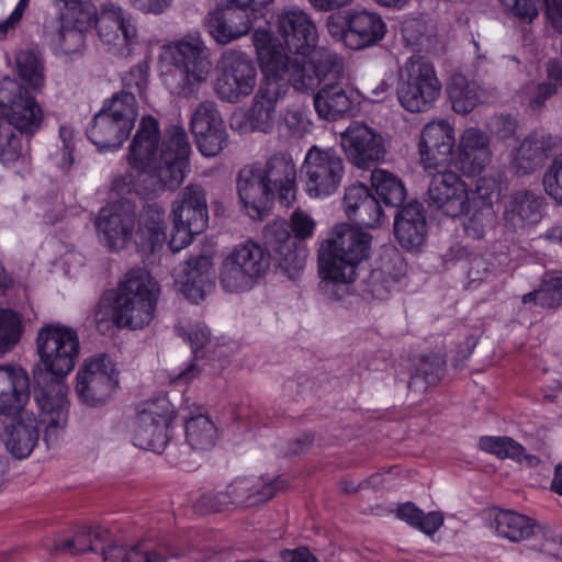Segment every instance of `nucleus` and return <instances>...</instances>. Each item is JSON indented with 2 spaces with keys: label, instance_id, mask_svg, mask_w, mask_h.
<instances>
[{
  "label": "nucleus",
  "instance_id": "7c9ffc66",
  "mask_svg": "<svg viewBox=\"0 0 562 562\" xmlns=\"http://www.w3.org/2000/svg\"><path fill=\"white\" fill-rule=\"evenodd\" d=\"M428 196L432 206L450 217L470 212V194L463 178H431Z\"/></svg>",
  "mask_w": 562,
  "mask_h": 562
},
{
  "label": "nucleus",
  "instance_id": "8fccbe9b",
  "mask_svg": "<svg viewBox=\"0 0 562 562\" xmlns=\"http://www.w3.org/2000/svg\"><path fill=\"white\" fill-rule=\"evenodd\" d=\"M310 121L299 110H288L278 124L281 138L286 142L303 138L308 132Z\"/></svg>",
  "mask_w": 562,
  "mask_h": 562
},
{
  "label": "nucleus",
  "instance_id": "09e8293b",
  "mask_svg": "<svg viewBox=\"0 0 562 562\" xmlns=\"http://www.w3.org/2000/svg\"><path fill=\"white\" fill-rule=\"evenodd\" d=\"M94 533V540L97 541L99 538V533L93 531V528L90 526L81 527L72 539H67L64 541L61 548L65 551H68L74 554L85 553V552H94L101 553L103 555L104 562L108 561L106 551L104 547L98 548L92 540V535Z\"/></svg>",
  "mask_w": 562,
  "mask_h": 562
},
{
  "label": "nucleus",
  "instance_id": "f704fd0d",
  "mask_svg": "<svg viewBox=\"0 0 562 562\" xmlns=\"http://www.w3.org/2000/svg\"><path fill=\"white\" fill-rule=\"evenodd\" d=\"M446 360L439 353L420 355L413 360L409 390H424L436 385L445 375Z\"/></svg>",
  "mask_w": 562,
  "mask_h": 562
},
{
  "label": "nucleus",
  "instance_id": "393cba45",
  "mask_svg": "<svg viewBox=\"0 0 562 562\" xmlns=\"http://www.w3.org/2000/svg\"><path fill=\"white\" fill-rule=\"evenodd\" d=\"M98 32L100 41L106 45L124 46L131 52L137 36V29L131 15H126L123 9L112 2L102 4L98 14L93 5L91 29Z\"/></svg>",
  "mask_w": 562,
  "mask_h": 562
},
{
  "label": "nucleus",
  "instance_id": "e2e57ef3",
  "mask_svg": "<svg viewBox=\"0 0 562 562\" xmlns=\"http://www.w3.org/2000/svg\"><path fill=\"white\" fill-rule=\"evenodd\" d=\"M512 13L531 22L538 15V0H499Z\"/></svg>",
  "mask_w": 562,
  "mask_h": 562
},
{
  "label": "nucleus",
  "instance_id": "f257e3e1",
  "mask_svg": "<svg viewBox=\"0 0 562 562\" xmlns=\"http://www.w3.org/2000/svg\"><path fill=\"white\" fill-rule=\"evenodd\" d=\"M252 44L265 80L249 108L246 119L252 131L269 133L273 126L276 105L285 97L290 87L296 91H313L326 71L337 72L339 68L334 56L327 55L316 65L288 64L272 43L270 34L257 31L252 34Z\"/></svg>",
  "mask_w": 562,
  "mask_h": 562
},
{
  "label": "nucleus",
  "instance_id": "1a4fd4ad",
  "mask_svg": "<svg viewBox=\"0 0 562 562\" xmlns=\"http://www.w3.org/2000/svg\"><path fill=\"white\" fill-rule=\"evenodd\" d=\"M314 220L295 210L286 222H273L266 226L263 236L274 256V263L289 279H296L303 271L308 255L305 239L313 236Z\"/></svg>",
  "mask_w": 562,
  "mask_h": 562
},
{
  "label": "nucleus",
  "instance_id": "58836bf2",
  "mask_svg": "<svg viewBox=\"0 0 562 562\" xmlns=\"http://www.w3.org/2000/svg\"><path fill=\"white\" fill-rule=\"evenodd\" d=\"M396 517L428 536L436 533L445 521L443 515L440 512L425 513L413 502L398 505Z\"/></svg>",
  "mask_w": 562,
  "mask_h": 562
},
{
  "label": "nucleus",
  "instance_id": "2eb2a0df",
  "mask_svg": "<svg viewBox=\"0 0 562 562\" xmlns=\"http://www.w3.org/2000/svg\"><path fill=\"white\" fill-rule=\"evenodd\" d=\"M169 54L173 70L165 81L173 94L189 98L210 74L211 61L207 50L199 38H192L169 46Z\"/></svg>",
  "mask_w": 562,
  "mask_h": 562
},
{
  "label": "nucleus",
  "instance_id": "ddd939ff",
  "mask_svg": "<svg viewBox=\"0 0 562 562\" xmlns=\"http://www.w3.org/2000/svg\"><path fill=\"white\" fill-rule=\"evenodd\" d=\"M441 92V82L430 60L414 55L401 71L397 86L400 104L411 113H423L434 106Z\"/></svg>",
  "mask_w": 562,
  "mask_h": 562
},
{
  "label": "nucleus",
  "instance_id": "3c124183",
  "mask_svg": "<svg viewBox=\"0 0 562 562\" xmlns=\"http://www.w3.org/2000/svg\"><path fill=\"white\" fill-rule=\"evenodd\" d=\"M149 66L147 63H139L132 67L122 77L123 90L120 93H131L135 99L136 95L143 98L148 86Z\"/></svg>",
  "mask_w": 562,
  "mask_h": 562
},
{
  "label": "nucleus",
  "instance_id": "4d7b16f0",
  "mask_svg": "<svg viewBox=\"0 0 562 562\" xmlns=\"http://www.w3.org/2000/svg\"><path fill=\"white\" fill-rule=\"evenodd\" d=\"M340 180L341 178H306L305 191L310 198L325 199L338 190Z\"/></svg>",
  "mask_w": 562,
  "mask_h": 562
},
{
  "label": "nucleus",
  "instance_id": "0eeeda50",
  "mask_svg": "<svg viewBox=\"0 0 562 562\" xmlns=\"http://www.w3.org/2000/svg\"><path fill=\"white\" fill-rule=\"evenodd\" d=\"M159 292V284L146 270H130L117 288L105 294L112 323L128 329L148 326L155 317Z\"/></svg>",
  "mask_w": 562,
  "mask_h": 562
},
{
  "label": "nucleus",
  "instance_id": "72a5a7b5",
  "mask_svg": "<svg viewBox=\"0 0 562 562\" xmlns=\"http://www.w3.org/2000/svg\"><path fill=\"white\" fill-rule=\"evenodd\" d=\"M492 527L497 537L510 542H520L535 535L537 521L513 509L495 508Z\"/></svg>",
  "mask_w": 562,
  "mask_h": 562
},
{
  "label": "nucleus",
  "instance_id": "49530a36",
  "mask_svg": "<svg viewBox=\"0 0 562 562\" xmlns=\"http://www.w3.org/2000/svg\"><path fill=\"white\" fill-rule=\"evenodd\" d=\"M346 216L353 224L369 228L380 227L386 220L380 200L372 192L362 201L361 205H358L353 213Z\"/></svg>",
  "mask_w": 562,
  "mask_h": 562
},
{
  "label": "nucleus",
  "instance_id": "bf43d9fd",
  "mask_svg": "<svg viewBox=\"0 0 562 562\" xmlns=\"http://www.w3.org/2000/svg\"><path fill=\"white\" fill-rule=\"evenodd\" d=\"M468 220L464 222V232L473 239H481L485 234V217L488 215L483 207L472 205L469 213H464Z\"/></svg>",
  "mask_w": 562,
  "mask_h": 562
},
{
  "label": "nucleus",
  "instance_id": "aec40b11",
  "mask_svg": "<svg viewBox=\"0 0 562 562\" xmlns=\"http://www.w3.org/2000/svg\"><path fill=\"white\" fill-rule=\"evenodd\" d=\"M76 380L77 397L88 407L105 405L119 386L117 371L105 353L87 359L77 372Z\"/></svg>",
  "mask_w": 562,
  "mask_h": 562
},
{
  "label": "nucleus",
  "instance_id": "6ab92c4d",
  "mask_svg": "<svg viewBox=\"0 0 562 562\" xmlns=\"http://www.w3.org/2000/svg\"><path fill=\"white\" fill-rule=\"evenodd\" d=\"M180 195V201L173 204L171 212L173 227L169 248L173 252L189 246L194 235L201 234L209 223L206 199L201 188L188 186Z\"/></svg>",
  "mask_w": 562,
  "mask_h": 562
},
{
  "label": "nucleus",
  "instance_id": "680f3d73",
  "mask_svg": "<svg viewBox=\"0 0 562 562\" xmlns=\"http://www.w3.org/2000/svg\"><path fill=\"white\" fill-rule=\"evenodd\" d=\"M371 190L362 184H351L346 188L345 195L342 200V206L345 210L346 215L349 213H353L355 210H357L358 205L362 204V201L368 198Z\"/></svg>",
  "mask_w": 562,
  "mask_h": 562
},
{
  "label": "nucleus",
  "instance_id": "423d86ee",
  "mask_svg": "<svg viewBox=\"0 0 562 562\" xmlns=\"http://www.w3.org/2000/svg\"><path fill=\"white\" fill-rule=\"evenodd\" d=\"M0 109L8 119L0 123V165L8 169L22 156L21 135L40 128L43 111L33 92L14 80L0 83Z\"/></svg>",
  "mask_w": 562,
  "mask_h": 562
},
{
  "label": "nucleus",
  "instance_id": "e433bc0d",
  "mask_svg": "<svg viewBox=\"0 0 562 562\" xmlns=\"http://www.w3.org/2000/svg\"><path fill=\"white\" fill-rule=\"evenodd\" d=\"M186 443L181 448L191 450H210L215 446L217 428L206 414L191 416L184 424Z\"/></svg>",
  "mask_w": 562,
  "mask_h": 562
},
{
  "label": "nucleus",
  "instance_id": "9b49d317",
  "mask_svg": "<svg viewBox=\"0 0 562 562\" xmlns=\"http://www.w3.org/2000/svg\"><path fill=\"white\" fill-rule=\"evenodd\" d=\"M38 408V416L34 413L22 412L18 415L3 416L0 425V442L7 451L15 459L22 460L33 452L38 445L41 436L46 447H54L68 420L69 408L65 420L54 428L50 427L49 416H44L43 411Z\"/></svg>",
  "mask_w": 562,
  "mask_h": 562
},
{
  "label": "nucleus",
  "instance_id": "b1692460",
  "mask_svg": "<svg viewBox=\"0 0 562 562\" xmlns=\"http://www.w3.org/2000/svg\"><path fill=\"white\" fill-rule=\"evenodd\" d=\"M341 145L350 162L359 169L369 170L383 159V138L363 123H351L341 135Z\"/></svg>",
  "mask_w": 562,
  "mask_h": 562
},
{
  "label": "nucleus",
  "instance_id": "4c0bfd02",
  "mask_svg": "<svg viewBox=\"0 0 562 562\" xmlns=\"http://www.w3.org/2000/svg\"><path fill=\"white\" fill-rule=\"evenodd\" d=\"M302 170L305 176H342L344 159L334 148L314 145L305 154Z\"/></svg>",
  "mask_w": 562,
  "mask_h": 562
},
{
  "label": "nucleus",
  "instance_id": "338daca9",
  "mask_svg": "<svg viewBox=\"0 0 562 562\" xmlns=\"http://www.w3.org/2000/svg\"><path fill=\"white\" fill-rule=\"evenodd\" d=\"M559 89L551 81H542L537 85L535 94L530 98V106L536 109L542 106L548 99L554 95Z\"/></svg>",
  "mask_w": 562,
  "mask_h": 562
},
{
  "label": "nucleus",
  "instance_id": "a19ab883",
  "mask_svg": "<svg viewBox=\"0 0 562 562\" xmlns=\"http://www.w3.org/2000/svg\"><path fill=\"white\" fill-rule=\"evenodd\" d=\"M249 176H297L292 155L277 151L270 157L254 161L249 166Z\"/></svg>",
  "mask_w": 562,
  "mask_h": 562
},
{
  "label": "nucleus",
  "instance_id": "7ed1b4c3",
  "mask_svg": "<svg viewBox=\"0 0 562 562\" xmlns=\"http://www.w3.org/2000/svg\"><path fill=\"white\" fill-rule=\"evenodd\" d=\"M454 145V128L447 120L425 125L418 148L428 176H480L491 161L488 136L480 128L464 130L456 158L452 157Z\"/></svg>",
  "mask_w": 562,
  "mask_h": 562
},
{
  "label": "nucleus",
  "instance_id": "4468645a",
  "mask_svg": "<svg viewBox=\"0 0 562 562\" xmlns=\"http://www.w3.org/2000/svg\"><path fill=\"white\" fill-rule=\"evenodd\" d=\"M175 407L167 401L148 403L136 415L133 445L139 449L161 453L167 450L169 462L183 464L179 458H173L172 450L177 448L171 442V428L176 419Z\"/></svg>",
  "mask_w": 562,
  "mask_h": 562
},
{
  "label": "nucleus",
  "instance_id": "a18cd8bd",
  "mask_svg": "<svg viewBox=\"0 0 562 562\" xmlns=\"http://www.w3.org/2000/svg\"><path fill=\"white\" fill-rule=\"evenodd\" d=\"M502 180L503 178H476L475 189L469 190L470 209L472 205L483 207L491 214L494 201L501 199Z\"/></svg>",
  "mask_w": 562,
  "mask_h": 562
},
{
  "label": "nucleus",
  "instance_id": "774afa93",
  "mask_svg": "<svg viewBox=\"0 0 562 562\" xmlns=\"http://www.w3.org/2000/svg\"><path fill=\"white\" fill-rule=\"evenodd\" d=\"M551 26L562 33V0H543Z\"/></svg>",
  "mask_w": 562,
  "mask_h": 562
},
{
  "label": "nucleus",
  "instance_id": "ea45409f",
  "mask_svg": "<svg viewBox=\"0 0 562 562\" xmlns=\"http://www.w3.org/2000/svg\"><path fill=\"white\" fill-rule=\"evenodd\" d=\"M448 95L452 104V110L458 114L472 112L479 103L476 85L469 82L463 76H458L452 79L448 86Z\"/></svg>",
  "mask_w": 562,
  "mask_h": 562
},
{
  "label": "nucleus",
  "instance_id": "37998d69",
  "mask_svg": "<svg viewBox=\"0 0 562 562\" xmlns=\"http://www.w3.org/2000/svg\"><path fill=\"white\" fill-rule=\"evenodd\" d=\"M24 331L21 315L11 308H0V355L11 351Z\"/></svg>",
  "mask_w": 562,
  "mask_h": 562
},
{
  "label": "nucleus",
  "instance_id": "39448f33",
  "mask_svg": "<svg viewBox=\"0 0 562 562\" xmlns=\"http://www.w3.org/2000/svg\"><path fill=\"white\" fill-rule=\"evenodd\" d=\"M372 237L349 224L336 225L318 251L319 288L330 299L339 300V286L353 282L358 265L368 258Z\"/></svg>",
  "mask_w": 562,
  "mask_h": 562
},
{
  "label": "nucleus",
  "instance_id": "f03ea898",
  "mask_svg": "<svg viewBox=\"0 0 562 562\" xmlns=\"http://www.w3.org/2000/svg\"><path fill=\"white\" fill-rule=\"evenodd\" d=\"M43 368L33 372V395L44 416H49L50 427L65 420L69 408L68 386L65 378L76 364L80 350L78 333L61 324L43 327L36 338Z\"/></svg>",
  "mask_w": 562,
  "mask_h": 562
},
{
  "label": "nucleus",
  "instance_id": "2f4dec72",
  "mask_svg": "<svg viewBox=\"0 0 562 562\" xmlns=\"http://www.w3.org/2000/svg\"><path fill=\"white\" fill-rule=\"evenodd\" d=\"M342 71L338 77L325 78L315 88L326 80L334 81L325 83L314 95V108L319 117L328 121H336L348 113L352 108L355 100L352 98V91L340 83L336 82L340 78Z\"/></svg>",
  "mask_w": 562,
  "mask_h": 562
},
{
  "label": "nucleus",
  "instance_id": "5701e85b",
  "mask_svg": "<svg viewBox=\"0 0 562 562\" xmlns=\"http://www.w3.org/2000/svg\"><path fill=\"white\" fill-rule=\"evenodd\" d=\"M190 131L203 156H216L227 144L226 127L214 102L204 101L198 105L190 121Z\"/></svg>",
  "mask_w": 562,
  "mask_h": 562
},
{
  "label": "nucleus",
  "instance_id": "0e129e2a",
  "mask_svg": "<svg viewBox=\"0 0 562 562\" xmlns=\"http://www.w3.org/2000/svg\"><path fill=\"white\" fill-rule=\"evenodd\" d=\"M54 7L59 11V15L71 19V14L81 13V11L93 12V4L88 0H52Z\"/></svg>",
  "mask_w": 562,
  "mask_h": 562
},
{
  "label": "nucleus",
  "instance_id": "f8f14e48",
  "mask_svg": "<svg viewBox=\"0 0 562 562\" xmlns=\"http://www.w3.org/2000/svg\"><path fill=\"white\" fill-rule=\"evenodd\" d=\"M274 261L273 251L248 239L236 245L220 266L218 280L224 291L239 293L249 291L269 270Z\"/></svg>",
  "mask_w": 562,
  "mask_h": 562
},
{
  "label": "nucleus",
  "instance_id": "bb28decb",
  "mask_svg": "<svg viewBox=\"0 0 562 562\" xmlns=\"http://www.w3.org/2000/svg\"><path fill=\"white\" fill-rule=\"evenodd\" d=\"M393 232L402 248L411 251L422 247L428 236L427 211L424 204L412 201L398 209Z\"/></svg>",
  "mask_w": 562,
  "mask_h": 562
},
{
  "label": "nucleus",
  "instance_id": "c756f323",
  "mask_svg": "<svg viewBox=\"0 0 562 562\" xmlns=\"http://www.w3.org/2000/svg\"><path fill=\"white\" fill-rule=\"evenodd\" d=\"M31 383L27 372L19 366H0V415H18L24 412L30 400Z\"/></svg>",
  "mask_w": 562,
  "mask_h": 562
},
{
  "label": "nucleus",
  "instance_id": "cd10ccee",
  "mask_svg": "<svg viewBox=\"0 0 562 562\" xmlns=\"http://www.w3.org/2000/svg\"><path fill=\"white\" fill-rule=\"evenodd\" d=\"M546 198L529 190L516 191L505 205V226L513 232L539 224L546 213Z\"/></svg>",
  "mask_w": 562,
  "mask_h": 562
},
{
  "label": "nucleus",
  "instance_id": "412c9836",
  "mask_svg": "<svg viewBox=\"0 0 562 562\" xmlns=\"http://www.w3.org/2000/svg\"><path fill=\"white\" fill-rule=\"evenodd\" d=\"M257 82L254 60L244 52H225L221 59V72L215 83L218 98L237 103L250 95Z\"/></svg>",
  "mask_w": 562,
  "mask_h": 562
},
{
  "label": "nucleus",
  "instance_id": "473e14b6",
  "mask_svg": "<svg viewBox=\"0 0 562 562\" xmlns=\"http://www.w3.org/2000/svg\"><path fill=\"white\" fill-rule=\"evenodd\" d=\"M165 211L158 204H147L140 214L136 245L140 251L155 252L166 240Z\"/></svg>",
  "mask_w": 562,
  "mask_h": 562
},
{
  "label": "nucleus",
  "instance_id": "052dcab7",
  "mask_svg": "<svg viewBox=\"0 0 562 562\" xmlns=\"http://www.w3.org/2000/svg\"><path fill=\"white\" fill-rule=\"evenodd\" d=\"M122 562H166V558L140 542L125 551Z\"/></svg>",
  "mask_w": 562,
  "mask_h": 562
},
{
  "label": "nucleus",
  "instance_id": "a878e982",
  "mask_svg": "<svg viewBox=\"0 0 562 562\" xmlns=\"http://www.w3.org/2000/svg\"><path fill=\"white\" fill-rule=\"evenodd\" d=\"M288 480L278 476L274 480H265L263 476H239L226 488V496L232 507H250L258 503L270 501L278 490L286 488Z\"/></svg>",
  "mask_w": 562,
  "mask_h": 562
},
{
  "label": "nucleus",
  "instance_id": "69168bd1",
  "mask_svg": "<svg viewBox=\"0 0 562 562\" xmlns=\"http://www.w3.org/2000/svg\"><path fill=\"white\" fill-rule=\"evenodd\" d=\"M283 562H319L318 558L304 546L295 549H283L280 552Z\"/></svg>",
  "mask_w": 562,
  "mask_h": 562
},
{
  "label": "nucleus",
  "instance_id": "c85d7f7f",
  "mask_svg": "<svg viewBox=\"0 0 562 562\" xmlns=\"http://www.w3.org/2000/svg\"><path fill=\"white\" fill-rule=\"evenodd\" d=\"M92 15L91 11H81L71 14V19L58 16L57 30L48 34L54 55L66 56L81 52L86 41L85 33L91 30Z\"/></svg>",
  "mask_w": 562,
  "mask_h": 562
},
{
  "label": "nucleus",
  "instance_id": "c9c22d12",
  "mask_svg": "<svg viewBox=\"0 0 562 562\" xmlns=\"http://www.w3.org/2000/svg\"><path fill=\"white\" fill-rule=\"evenodd\" d=\"M555 145V139L550 134H530L517 148L515 160L518 167L528 175L533 168L542 162L548 156V151Z\"/></svg>",
  "mask_w": 562,
  "mask_h": 562
},
{
  "label": "nucleus",
  "instance_id": "dca6fc26",
  "mask_svg": "<svg viewBox=\"0 0 562 562\" xmlns=\"http://www.w3.org/2000/svg\"><path fill=\"white\" fill-rule=\"evenodd\" d=\"M240 203L252 220L267 217L274 201L289 207L296 196V178H236Z\"/></svg>",
  "mask_w": 562,
  "mask_h": 562
},
{
  "label": "nucleus",
  "instance_id": "864d4df0",
  "mask_svg": "<svg viewBox=\"0 0 562 562\" xmlns=\"http://www.w3.org/2000/svg\"><path fill=\"white\" fill-rule=\"evenodd\" d=\"M225 492H206L203 493L194 503V510L196 514L206 515L211 513H222L229 510L231 506L227 503L228 498Z\"/></svg>",
  "mask_w": 562,
  "mask_h": 562
},
{
  "label": "nucleus",
  "instance_id": "5fc2aeb1",
  "mask_svg": "<svg viewBox=\"0 0 562 562\" xmlns=\"http://www.w3.org/2000/svg\"><path fill=\"white\" fill-rule=\"evenodd\" d=\"M209 283V277L196 272L184 270L183 281H181V292L191 302L199 303L204 300L205 286Z\"/></svg>",
  "mask_w": 562,
  "mask_h": 562
},
{
  "label": "nucleus",
  "instance_id": "4be33fe9",
  "mask_svg": "<svg viewBox=\"0 0 562 562\" xmlns=\"http://www.w3.org/2000/svg\"><path fill=\"white\" fill-rule=\"evenodd\" d=\"M135 221V206L130 201L106 204L94 223L100 241L111 251L123 249L132 238Z\"/></svg>",
  "mask_w": 562,
  "mask_h": 562
},
{
  "label": "nucleus",
  "instance_id": "a211bd4d",
  "mask_svg": "<svg viewBox=\"0 0 562 562\" xmlns=\"http://www.w3.org/2000/svg\"><path fill=\"white\" fill-rule=\"evenodd\" d=\"M328 32L339 37L344 45L352 50H360L378 44L386 33L382 16L367 10H347L331 14L327 21Z\"/></svg>",
  "mask_w": 562,
  "mask_h": 562
},
{
  "label": "nucleus",
  "instance_id": "20e7f679",
  "mask_svg": "<svg viewBox=\"0 0 562 562\" xmlns=\"http://www.w3.org/2000/svg\"><path fill=\"white\" fill-rule=\"evenodd\" d=\"M160 139L158 120L151 115L143 116L128 148V165L139 172L154 167L158 171L156 176H188L192 149L186 130L178 125L170 126L157 157Z\"/></svg>",
  "mask_w": 562,
  "mask_h": 562
},
{
  "label": "nucleus",
  "instance_id": "79ce46f5",
  "mask_svg": "<svg viewBox=\"0 0 562 562\" xmlns=\"http://www.w3.org/2000/svg\"><path fill=\"white\" fill-rule=\"evenodd\" d=\"M479 448L501 460L520 461L526 452L521 443L508 436H482L479 440Z\"/></svg>",
  "mask_w": 562,
  "mask_h": 562
},
{
  "label": "nucleus",
  "instance_id": "9d476101",
  "mask_svg": "<svg viewBox=\"0 0 562 562\" xmlns=\"http://www.w3.org/2000/svg\"><path fill=\"white\" fill-rule=\"evenodd\" d=\"M138 116V104L131 93H115L104 100L86 134L99 151H115L130 138Z\"/></svg>",
  "mask_w": 562,
  "mask_h": 562
},
{
  "label": "nucleus",
  "instance_id": "6e6552de",
  "mask_svg": "<svg viewBox=\"0 0 562 562\" xmlns=\"http://www.w3.org/2000/svg\"><path fill=\"white\" fill-rule=\"evenodd\" d=\"M257 31L270 34L273 45L285 56L288 64L299 63L310 67L318 64L327 55L334 56L339 67L337 72L326 71L325 76H321V81L328 77H338L341 72L342 63L335 53L315 52L318 42L317 29L310 15L302 10H286L278 15L277 32L283 41V46L269 30L260 26L255 29L254 34Z\"/></svg>",
  "mask_w": 562,
  "mask_h": 562
},
{
  "label": "nucleus",
  "instance_id": "c03bdc74",
  "mask_svg": "<svg viewBox=\"0 0 562 562\" xmlns=\"http://www.w3.org/2000/svg\"><path fill=\"white\" fill-rule=\"evenodd\" d=\"M18 75L33 90L43 86L44 65L41 57L32 49L21 50L16 55Z\"/></svg>",
  "mask_w": 562,
  "mask_h": 562
},
{
  "label": "nucleus",
  "instance_id": "603ef678",
  "mask_svg": "<svg viewBox=\"0 0 562 562\" xmlns=\"http://www.w3.org/2000/svg\"><path fill=\"white\" fill-rule=\"evenodd\" d=\"M58 134L63 147L57 149L55 154H50V160L54 166L60 170L67 171L75 162L74 130L70 126L61 125Z\"/></svg>",
  "mask_w": 562,
  "mask_h": 562
},
{
  "label": "nucleus",
  "instance_id": "de8ad7c7",
  "mask_svg": "<svg viewBox=\"0 0 562 562\" xmlns=\"http://www.w3.org/2000/svg\"><path fill=\"white\" fill-rule=\"evenodd\" d=\"M370 180L380 202L385 206L401 209L405 205L407 191L402 178H370Z\"/></svg>",
  "mask_w": 562,
  "mask_h": 562
},
{
  "label": "nucleus",
  "instance_id": "6e6d98bb",
  "mask_svg": "<svg viewBox=\"0 0 562 562\" xmlns=\"http://www.w3.org/2000/svg\"><path fill=\"white\" fill-rule=\"evenodd\" d=\"M562 302V276L544 281L539 288V306L553 308Z\"/></svg>",
  "mask_w": 562,
  "mask_h": 562
},
{
  "label": "nucleus",
  "instance_id": "f3484780",
  "mask_svg": "<svg viewBox=\"0 0 562 562\" xmlns=\"http://www.w3.org/2000/svg\"><path fill=\"white\" fill-rule=\"evenodd\" d=\"M273 0H233L229 5L209 13L206 27L212 38L222 45L246 35Z\"/></svg>",
  "mask_w": 562,
  "mask_h": 562
},
{
  "label": "nucleus",
  "instance_id": "13d9d810",
  "mask_svg": "<svg viewBox=\"0 0 562 562\" xmlns=\"http://www.w3.org/2000/svg\"><path fill=\"white\" fill-rule=\"evenodd\" d=\"M188 341L195 359H203L205 356L204 347L211 340V330L206 325L196 323L187 331Z\"/></svg>",
  "mask_w": 562,
  "mask_h": 562
}]
</instances>
